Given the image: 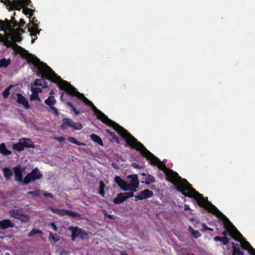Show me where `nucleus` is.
Segmentation results:
<instances>
[{
  "label": "nucleus",
  "mask_w": 255,
  "mask_h": 255,
  "mask_svg": "<svg viewBox=\"0 0 255 255\" xmlns=\"http://www.w3.org/2000/svg\"><path fill=\"white\" fill-rule=\"evenodd\" d=\"M125 140L131 148L139 151L141 155L149 160L150 164L157 165L158 167L164 172L166 179L173 183L177 190L182 195L194 198L199 206L215 215L222 223H232L221 211L208 201L207 197L204 198L203 195L193 188L192 185L186 179H182L177 173L167 168L164 164L131 134Z\"/></svg>",
  "instance_id": "1"
},
{
  "label": "nucleus",
  "mask_w": 255,
  "mask_h": 255,
  "mask_svg": "<svg viewBox=\"0 0 255 255\" xmlns=\"http://www.w3.org/2000/svg\"><path fill=\"white\" fill-rule=\"evenodd\" d=\"M39 74L41 79H36L33 82L34 86H40L42 88L47 87V84L44 81L46 79L53 83L57 84L59 88L61 90H64V84L63 82L66 81L62 80L60 76L57 75L51 69V68L47 65L45 63H42L39 67Z\"/></svg>",
  "instance_id": "2"
},
{
  "label": "nucleus",
  "mask_w": 255,
  "mask_h": 255,
  "mask_svg": "<svg viewBox=\"0 0 255 255\" xmlns=\"http://www.w3.org/2000/svg\"><path fill=\"white\" fill-rule=\"evenodd\" d=\"M90 107L95 114L96 115L98 119L101 120L103 123L107 126L113 128L124 139L126 140L130 134V133L124 128L108 118L105 114L102 112L100 110L98 109L93 104V105H91Z\"/></svg>",
  "instance_id": "3"
},
{
  "label": "nucleus",
  "mask_w": 255,
  "mask_h": 255,
  "mask_svg": "<svg viewBox=\"0 0 255 255\" xmlns=\"http://www.w3.org/2000/svg\"><path fill=\"white\" fill-rule=\"evenodd\" d=\"M225 230L222 234L223 237L215 236L214 240L216 242H221L223 245H226L230 242L228 236L233 238L237 241H240L243 238L242 235L234 226V224H223Z\"/></svg>",
  "instance_id": "4"
},
{
  "label": "nucleus",
  "mask_w": 255,
  "mask_h": 255,
  "mask_svg": "<svg viewBox=\"0 0 255 255\" xmlns=\"http://www.w3.org/2000/svg\"><path fill=\"white\" fill-rule=\"evenodd\" d=\"M64 84V91L68 95L71 96L77 97L78 99L82 100L83 102L88 106L93 105V103L85 97L83 94L79 92L76 89L73 87L70 83L68 82H63Z\"/></svg>",
  "instance_id": "5"
},
{
  "label": "nucleus",
  "mask_w": 255,
  "mask_h": 255,
  "mask_svg": "<svg viewBox=\"0 0 255 255\" xmlns=\"http://www.w3.org/2000/svg\"><path fill=\"white\" fill-rule=\"evenodd\" d=\"M34 148V142L29 138L22 137L18 142L12 146L13 150L18 152L23 151L25 148Z\"/></svg>",
  "instance_id": "6"
},
{
  "label": "nucleus",
  "mask_w": 255,
  "mask_h": 255,
  "mask_svg": "<svg viewBox=\"0 0 255 255\" xmlns=\"http://www.w3.org/2000/svg\"><path fill=\"white\" fill-rule=\"evenodd\" d=\"M69 229L72 232L71 237L73 241H74L77 237L82 240H87L89 238L90 235H92L91 232L88 233L77 227H71Z\"/></svg>",
  "instance_id": "7"
},
{
  "label": "nucleus",
  "mask_w": 255,
  "mask_h": 255,
  "mask_svg": "<svg viewBox=\"0 0 255 255\" xmlns=\"http://www.w3.org/2000/svg\"><path fill=\"white\" fill-rule=\"evenodd\" d=\"M42 175L37 168L33 169L30 173L27 174L23 179V184L27 185L31 181H34L42 178Z\"/></svg>",
  "instance_id": "8"
},
{
  "label": "nucleus",
  "mask_w": 255,
  "mask_h": 255,
  "mask_svg": "<svg viewBox=\"0 0 255 255\" xmlns=\"http://www.w3.org/2000/svg\"><path fill=\"white\" fill-rule=\"evenodd\" d=\"M49 209L50 210L54 213H55L60 216H67L68 217H71L72 218H76L77 217H80L81 214L74 212L73 211L67 210L65 209H57L54 208L52 207H50Z\"/></svg>",
  "instance_id": "9"
},
{
  "label": "nucleus",
  "mask_w": 255,
  "mask_h": 255,
  "mask_svg": "<svg viewBox=\"0 0 255 255\" xmlns=\"http://www.w3.org/2000/svg\"><path fill=\"white\" fill-rule=\"evenodd\" d=\"M67 126L76 129L80 130L83 127L80 123H75L73 120L69 118H64L62 119V124L61 125V128L65 129Z\"/></svg>",
  "instance_id": "10"
},
{
  "label": "nucleus",
  "mask_w": 255,
  "mask_h": 255,
  "mask_svg": "<svg viewBox=\"0 0 255 255\" xmlns=\"http://www.w3.org/2000/svg\"><path fill=\"white\" fill-rule=\"evenodd\" d=\"M9 214L12 217L20 220L21 222L27 223L29 220V216L23 214L21 210H11L10 211Z\"/></svg>",
  "instance_id": "11"
},
{
  "label": "nucleus",
  "mask_w": 255,
  "mask_h": 255,
  "mask_svg": "<svg viewBox=\"0 0 255 255\" xmlns=\"http://www.w3.org/2000/svg\"><path fill=\"white\" fill-rule=\"evenodd\" d=\"M6 3L13 7V9L20 10L24 5H29L30 0H4Z\"/></svg>",
  "instance_id": "12"
},
{
  "label": "nucleus",
  "mask_w": 255,
  "mask_h": 255,
  "mask_svg": "<svg viewBox=\"0 0 255 255\" xmlns=\"http://www.w3.org/2000/svg\"><path fill=\"white\" fill-rule=\"evenodd\" d=\"M11 23L13 24V27L18 26L19 27L24 26L25 22L23 19H20L18 24L15 20H12L11 22L8 20H6L5 21H0V27H5L7 28L11 29Z\"/></svg>",
  "instance_id": "13"
},
{
  "label": "nucleus",
  "mask_w": 255,
  "mask_h": 255,
  "mask_svg": "<svg viewBox=\"0 0 255 255\" xmlns=\"http://www.w3.org/2000/svg\"><path fill=\"white\" fill-rule=\"evenodd\" d=\"M154 195L153 191L149 189H144L141 191L139 194L134 196L135 201L142 200L151 197Z\"/></svg>",
  "instance_id": "14"
},
{
  "label": "nucleus",
  "mask_w": 255,
  "mask_h": 255,
  "mask_svg": "<svg viewBox=\"0 0 255 255\" xmlns=\"http://www.w3.org/2000/svg\"><path fill=\"white\" fill-rule=\"evenodd\" d=\"M23 169L20 166H15L13 168V171L14 173L15 180L23 184V179H22V172Z\"/></svg>",
  "instance_id": "15"
},
{
  "label": "nucleus",
  "mask_w": 255,
  "mask_h": 255,
  "mask_svg": "<svg viewBox=\"0 0 255 255\" xmlns=\"http://www.w3.org/2000/svg\"><path fill=\"white\" fill-rule=\"evenodd\" d=\"M37 21V19L36 17H33L31 21V24H33V27L32 28H30L28 27V31L30 32V34L31 36H36L37 34H38L39 33V31L38 30V24L37 23H35V22Z\"/></svg>",
  "instance_id": "16"
},
{
  "label": "nucleus",
  "mask_w": 255,
  "mask_h": 255,
  "mask_svg": "<svg viewBox=\"0 0 255 255\" xmlns=\"http://www.w3.org/2000/svg\"><path fill=\"white\" fill-rule=\"evenodd\" d=\"M115 181L124 191H128L127 187L128 186V183L124 180L120 176H116L115 178Z\"/></svg>",
  "instance_id": "17"
},
{
  "label": "nucleus",
  "mask_w": 255,
  "mask_h": 255,
  "mask_svg": "<svg viewBox=\"0 0 255 255\" xmlns=\"http://www.w3.org/2000/svg\"><path fill=\"white\" fill-rule=\"evenodd\" d=\"M17 97V102L18 104H22L24 108L26 110H28L30 108L29 104L27 101V100L26 99V98L22 96L21 94L18 93L16 94Z\"/></svg>",
  "instance_id": "18"
},
{
  "label": "nucleus",
  "mask_w": 255,
  "mask_h": 255,
  "mask_svg": "<svg viewBox=\"0 0 255 255\" xmlns=\"http://www.w3.org/2000/svg\"><path fill=\"white\" fill-rule=\"evenodd\" d=\"M128 178H130V182L128 186H132L133 187H138L139 181L136 174L130 175L128 176Z\"/></svg>",
  "instance_id": "19"
},
{
  "label": "nucleus",
  "mask_w": 255,
  "mask_h": 255,
  "mask_svg": "<svg viewBox=\"0 0 255 255\" xmlns=\"http://www.w3.org/2000/svg\"><path fill=\"white\" fill-rule=\"evenodd\" d=\"M141 175L144 176L142 178V183H144L147 185H149L150 183H154L155 180L153 176L151 175H146L145 173H142Z\"/></svg>",
  "instance_id": "20"
},
{
  "label": "nucleus",
  "mask_w": 255,
  "mask_h": 255,
  "mask_svg": "<svg viewBox=\"0 0 255 255\" xmlns=\"http://www.w3.org/2000/svg\"><path fill=\"white\" fill-rule=\"evenodd\" d=\"M0 153L4 156H7L10 155L12 152L11 150L6 148L4 143H1L0 144Z\"/></svg>",
  "instance_id": "21"
},
{
  "label": "nucleus",
  "mask_w": 255,
  "mask_h": 255,
  "mask_svg": "<svg viewBox=\"0 0 255 255\" xmlns=\"http://www.w3.org/2000/svg\"><path fill=\"white\" fill-rule=\"evenodd\" d=\"M125 200H126V199L124 193H121L118 194V196L114 199L113 202L116 204H119L123 203Z\"/></svg>",
  "instance_id": "22"
},
{
  "label": "nucleus",
  "mask_w": 255,
  "mask_h": 255,
  "mask_svg": "<svg viewBox=\"0 0 255 255\" xmlns=\"http://www.w3.org/2000/svg\"><path fill=\"white\" fill-rule=\"evenodd\" d=\"M90 138L94 142L98 143V144L100 145L101 146H103L104 145V143H103L102 138L98 135H97L95 133H92L90 135Z\"/></svg>",
  "instance_id": "23"
},
{
  "label": "nucleus",
  "mask_w": 255,
  "mask_h": 255,
  "mask_svg": "<svg viewBox=\"0 0 255 255\" xmlns=\"http://www.w3.org/2000/svg\"><path fill=\"white\" fill-rule=\"evenodd\" d=\"M56 100L55 99L54 96H49V97L46 99L44 101V103L50 107V108H51V107H53L54 105L56 103Z\"/></svg>",
  "instance_id": "24"
},
{
  "label": "nucleus",
  "mask_w": 255,
  "mask_h": 255,
  "mask_svg": "<svg viewBox=\"0 0 255 255\" xmlns=\"http://www.w3.org/2000/svg\"><path fill=\"white\" fill-rule=\"evenodd\" d=\"M2 171L3 173V176L6 178V179L8 180L10 179V177L12 175V173L11 170L5 167L2 169Z\"/></svg>",
  "instance_id": "25"
},
{
  "label": "nucleus",
  "mask_w": 255,
  "mask_h": 255,
  "mask_svg": "<svg viewBox=\"0 0 255 255\" xmlns=\"http://www.w3.org/2000/svg\"><path fill=\"white\" fill-rule=\"evenodd\" d=\"M188 230L190 232L191 235L196 239L201 236V234L199 232V231L194 230L191 226H189Z\"/></svg>",
  "instance_id": "26"
},
{
  "label": "nucleus",
  "mask_w": 255,
  "mask_h": 255,
  "mask_svg": "<svg viewBox=\"0 0 255 255\" xmlns=\"http://www.w3.org/2000/svg\"><path fill=\"white\" fill-rule=\"evenodd\" d=\"M239 242H240L242 248L245 250H248L251 247L250 244L248 241L244 240L243 237Z\"/></svg>",
  "instance_id": "27"
},
{
  "label": "nucleus",
  "mask_w": 255,
  "mask_h": 255,
  "mask_svg": "<svg viewBox=\"0 0 255 255\" xmlns=\"http://www.w3.org/2000/svg\"><path fill=\"white\" fill-rule=\"evenodd\" d=\"M10 63L9 60H7L5 58L0 60V68H5L8 66Z\"/></svg>",
  "instance_id": "28"
},
{
  "label": "nucleus",
  "mask_w": 255,
  "mask_h": 255,
  "mask_svg": "<svg viewBox=\"0 0 255 255\" xmlns=\"http://www.w3.org/2000/svg\"><path fill=\"white\" fill-rule=\"evenodd\" d=\"M12 86H13L12 85H10L9 87H6L4 89V90L3 91V92L2 93V96L4 99H6L8 98V97L10 94L9 90H10V88L11 87H12Z\"/></svg>",
  "instance_id": "29"
},
{
  "label": "nucleus",
  "mask_w": 255,
  "mask_h": 255,
  "mask_svg": "<svg viewBox=\"0 0 255 255\" xmlns=\"http://www.w3.org/2000/svg\"><path fill=\"white\" fill-rule=\"evenodd\" d=\"M48 238L49 241L53 240L55 243L58 242L60 239L59 236L56 234H54L51 232H50Z\"/></svg>",
  "instance_id": "30"
},
{
  "label": "nucleus",
  "mask_w": 255,
  "mask_h": 255,
  "mask_svg": "<svg viewBox=\"0 0 255 255\" xmlns=\"http://www.w3.org/2000/svg\"><path fill=\"white\" fill-rule=\"evenodd\" d=\"M67 105L71 108L72 111L74 112L75 115L77 116L80 114V111L77 110L72 103L68 102L67 103Z\"/></svg>",
  "instance_id": "31"
},
{
  "label": "nucleus",
  "mask_w": 255,
  "mask_h": 255,
  "mask_svg": "<svg viewBox=\"0 0 255 255\" xmlns=\"http://www.w3.org/2000/svg\"><path fill=\"white\" fill-rule=\"evenodd\" d=\"M37 234H42V232L39 229H33L28 233V236L29 237H32Z\"/></svg>",
  "instance_id": "32"
},
{
  "label": "nucleus",
  "mask_w": 255,
  "mask_h": 255,
  "mask_svg": "<svg viewBox=\"0 0 255 255\" xmlns=\"http://www.w3.org/2000/svg\"><path fill=\"white\" fill-rule=\"evenodd\" d=\"M232 249H233V251H232V255H238L239 254L241 253V250L240 247L236 248L235 246H234V247H232Z\"/></svg>",
  "instance_id": "33"
},
{
  "label": "nucleus",
  "mask_w": 255,
  "mask_h": 255,
  "mask_svg": "<svg viewBox=\"0 0 255 255\" xmlns=\"http://www.w3.org/2000/svg\"><path fill=\"white\" fill-rule=\"evenodd\" d=\"M23 11L26 15L29 14V16H32L33 12L32 9L29 8L27 7L23 8Z\"/></svg>",
  "instance_id": "34"
},
{
  "label": "nucleus",
  "mask_w": 255,
  "mask_h": 255,
  "mask_svg": "<svg viewBox=\"0 0 255 255\" xmlns=\"http://www.w3.org/2000/svg\"><path fill=\"white\" fill-rule=\"evenodd\" d=\"M24 31L23 29H22L21 27H18L16 28L15 29H14L13 32V34L18 35H21V34L23 33H24Z\"/></svg>",
  "instance_id": "35"
},
{
  "label": "nucleus",
  "mask_w": 255,
  "mask_h": 255,
  "mask_svg": "<svg viewBox=\"0 0 255 255\" xmlns=\"http://www.w3.org/2000/svg\"><path fill=\"white\" fill-rule=\"evenodd\" d=\"M27 194L31 195L33 197H38L40 196L39 192L37 190L28 191L27 192Z\"/></svg>",
  "instance_id": "36"
},
{
  "label": "nucleus",
  "mask_w": 255,
  "mask_h": 255,
  "mask_svg": "<svg viewBox=\"0 0 255 255\" xmlns=\"http://www.w3.org/2000/svg\"><path fill=\"white\" fill-rule=\"evenodd\" d=\"M31 91L32 93H34L35 94H38L39 93L42 92V89L39 87H33V86L31 87Z\"/></svg>",
  "instance_id": "37"
},
{
  "label": "nucleus",
  "mask_w": 255,
  "mask_h": 255,
  "mask_svg": "<svg viewBox=\"0 0 255 255\" xmlns=\"http://www.w3.org/2000/svg\"><path fill=\"white\" fill-rule=\"evenodd\" d=\"M12 40L15 42H19L22 40V37L20 35L13 34L12 35Z\"/></svg>",
  "instance_id": "38"
},
{
  "label": "nucleus",
  "mask_w": 255,
  "mask_h": 255,
  "mask_svg": "<svg viewBox=\"0 0 255 255\" xmlns=\"http://www.w3.org/2000/svg\"><path fill=\"white\" fill-rule=\"evenodd\" d=\"M15 224H0V228L4 230L9 228H12Z\"/></svg>",
  "instance_id": "39"
},
{
  "label": "nucleus",
  "mask_w": 255,
  "mask_h": 255,
  "mask_svg": "<svg viewBox=\"0 0 255 255\" xmlns=\"http://www.w3.org/2000/svg\"><path fill=\"white\" fill-rule=\"evenodd\" d=\"M27 58L29 59V60L33 63L35 62V61H39V60L36 57H34L32 54H28L27 56Z\"/></svg>",
  "instance_id": "40"
},
{
  "label": "nucleus",
  "mask_w": 255,
  "mask_h": 255,
  "mask_svg": "<svg viewBox=\"0 0 255 255\" xmlns=\"http://www.w3.org/2000/svg\"><path fill=\"white\" fill-rule=\"evenodd\" d=\"M110 135L113 138L116 142L117 143H120L119 137L116 135L114 132H110Z\"/></svg>",
  "instance_id": "41"
},
{
  "label": "nucleus",
  "mask_w": 255,
  "mask_h": 255,
  "mask_svg": "<svg viewBox=\"0 0 255 255\" xmlns=\"http://www.w3.org/2000/svg\"><path fill=\"white\" fill-rule=\"evenodd\" d=\"M30 99L31 100H38L40 101V99L38 97V94H35L34 93H32V94L31 95L30 97Z\"/></svg>",
  "instance_id": "42"
},
{
  "label": "nucleus",
  "mask_w": 255,
  "mask_h": 255,
  "mask_svg": "<svg viewBox=\"0 0 255 255\" xmlns=\"http://www.w3.org/2000/svg\"><path fill=\"white\" fill-rule=\"evenodd\" d=\"M126 200L134 196V193L132 192L124 193Z\"/></svg>",
  "instance_id": "43"
},
{
  "label": "nucleus",
  "mask_w": 255,
  "mask_h": 255,
  "mask_svg": "<svg viewBox=\"0 0 255 255\" xmlns=\"http://www.w3.org/2000/svg\"><path fill=\"white\" fill-rule=\"evenodd\" d=\"M248 251L251 255H255V249L252 246L248 250Z\"/></svg>",
  "instance_id": "44"
},
{
  "label": "nucleus",
  "mask_w": 255,
  "mask_h": 255,
  "mask_svg": "<svg viewBox=\"0 0 255 255\" xmlns=\"http://www.w3.org/2000/svg\"><path fill=\"white\" fill-rule=\"evenodd\" d=\"M50 109L53 111V114L54 115L57 116L59 115V113L58 112V110L54 106L51 107Z\"/></svg>",
  "instance_id": "45"
},
{
  "label": "nucleus",
  "mask_w": 255,
  "mask_h": 255,
  "mask_svg": "<svg viewBox=\"0 0 255 255\" xmlns=\"http://www.w3.org/2000/svg\"><path fill=\"white\" fill-rule=\"evenodd\" d=\"M137 188V187H133L132 186H128L127 187L128 190H129L130 192H132L133 193L134 192L136 191V188Z\"/></svg>",
  "instance_id": "46"
},
{
  "label": "nucleus",
  "mask_w": 255,
  "mask_h": 255,
  "mask_svg": "<svg viewBox=\"0 0 255 255\" xmlns=\"http://www.w3.org/2000/svg\"><path fill=\"white\" fill-rule=\"evenodd\" d=\"M68 140L70 142L72 143H74V144H75L76 141H77V140L74 137H69L68 138Z\"/></svg>",
  "instance_id": "47"
},
{
  "label": "nucleus",
  "mask_w": 255,
  "mask_h": 255,
  "mask_svg": "<svg viewBox=\"0 0 255 255\" xmlns=\"http://www.w3.org/2000/svg\"><path fill=\"white\" fill-rule=\"evenodd\" d=\"M131 166L137 169H140L141 168V166L139 164L134 162L131 163Z\"/></svg>",
  "instance_id": "48"
},
{
  "label": "nucleus",
  "mask_w": 255,
  "mask_h": 255,
  "mask_svg": "<svg viewBox=\"0 0 255 255\" xmlns=\"http://www.w3.org/2000/svg\"><path fill=\"white\" fill-rule=\"evenodd\" d=\"M99 193L102 196L104 197L105 196V191L103 189H100L99 191Z\"/></svg>",
  "instance_id": "49"
},
{
  "label": "nucleus",
  "mask_w": 255,
  "mask_h": 255,
  "mask_svg": "<svg viewBox=\"0 0 255 255\" xmlns=\"http://www.w3.org/2000/svg\"><path fill=\"white\" fill-rule=\"evenodd\" d=\"M0 223H11L9 219H4L1 221H0Z\"/></svg>",
  "instance_id": "50"
},
{
  "label": "nucleus",
  "mask_w": 255,
  "mask_h": 255,
  "mask_svg": "<svg viewBox=\"0 0 255 255\" xmlns=\"http://www.w3.org/2000/svg\"><path fill=\"white\" fill-rule=\"evenodd\" d=\"M75 144H76L77 145H80V146H85L86 145V144L85 143L81 142L78 140H77Z\"/></svg>",
  "instance_id": "51"
},
{
  "label": "nucleus",
  "mask_w": 255,
  "mask_h": 255,
  "mask_svg": "<svg viewBox=\"0 0 255 255\" xmlns=\"http://www.w3.org/2000/svg\"><path fill=\"white\" fill-rule=\"evenodd\" d=\"M44 196H45V197H50L51 198H53V195L52 194L50 193H48V192H45L44 193Z\"/></svg>",
  "instance_id": "52"
},
{
  "label": "nucleus",
  "mask_w": 255,
  "mask_h": 255,
  "mask_svg": "<svg viewBox=\"0 0 255 255\" xmlns=\"http://www.w3.org/2000/svg\"><path fill=\"white\" fill-rule=\"evenodd\" d=\"M60 254V255H69V253L66 250L62 251Z\"/></svg>",
  "instance_id": "53"
},
{
  "label": "nucleus",
  "mask_w": 255,
  "mask_h": 255,
  "mask_svg": "<svg viewBox=\"0 0 255 255\" xmlns=\"http://www.w3.org/2000/svg\"><path fill=\"white\" fill-rule=\"evenodd\" d=\"M105 186V185L104 183V182L103 181H101L100 182V189H104Z\"/></svg>",
  "instance_id": "54"
},
{
  "label": "nucleus",
  "mask_w": 255,
  "mask_h": 255,
  "mask_svg": "<svg viewBox=\"0 0 255 255\" xmlns=\"http://www.w3.org/2000/svg\"><path fill=\"white\" fill-rule=\"evenodd\" d=\"M203 228L206 230H209V231H213V230L210 228H208L206 227V224H202Z\"/></svg>",
  "instance_id": "55"
},
{
  "label": "nucleus",
  "mask_w": 255,
  "mask_h": 255,
  "mask_svg": "<svg viewBox=\"0 0 255 255\" xmlns=\"http://www.w3.org/2000/svg\"><path fill=\"white\" fill-rule=\"evenodd\" d=\"M56 139L58 141L60 142H62L65 140V138L63 136H59L57 137Z\"/></svg>",
  "instance_id": "56"
},
{
  "label": "nucleus",
  "mask_w": 255,
  "mask_h": 255,
  "mask_svg": "<svg viewBox=\"0 0 255 255\" xmlns=\"http://www.w3.org/2000/svg\"><path fill=\"white\" fill-rule=\"evenodd\" d=\"M232 247L235 246L236 248L240 247V245L238 243H232Z\"/></svg>",
  "instance_id": "57"
},
{
  "label": "nucleus",
  "mask_w": 255,
  "mask_h": 255,
  "mask_svg": "<svg viewBox=\"0 0 255 255\" xmlns=\"http://www.w3.org/2000/svg\"><path fill=\"white\" fill-rule=\"evenodd\" d=\"M49 225L52 226L53 230H56L57 227H56V224H49Z\"/></svg>",
  "instance_id": "58"
},
{
  "label": "nucleus",
  "mask_w": 255,
  "mask_h": 255,
  "mask_svg": "<svg viewBox=\"0 0 255 255\" xmlns=\"http://www.w3.org/2000/svg\"><path fill=\"white\" fill-rule=\"evenodd\" d=\"M121 255H128V254L126 252H122Z\"/></svg>",
  "instance_id": "59"
},
{
  "label": "nucleus",
  "mask_w": 255,
  "mask_h": 255,
  "mask_svg": "<svg viewBox=\"0 0 255 255\" xmlns=\"http://www.w3.org/2000/svg\"><path fill=\"white\" fill-rule=\"evenodd\" d=\"M54 93V90H51L50 91V93H49L50 96H52V95H53Z\"/></svg>",
  "instance_id": "60"
},
{
  "label": "nucleus",
  "mask_w": 255,
  "mask_h": 255,
  "mask_svg": "<svg viewBox=\"0 0 255 255\" xmlns=\"http://www.w3.org/2000/svg\"><path fill=\"white\" fill-rule=\"evenodd\" d=\"M106 132L108 133H109V134H110V132H113L112 131H111L110 129H107L106 130Z\"/></svg>",
  "instance_id": "61"
},
{
  "label": "nucleus",
  "mask_w": 255,
  "mask_h": 255,
  "mask_svg": "<svg viewBox=\"0 0 255 255\" xmlns=\"http://www.w3.org/2000/svg\"><path fill=\"white\" fill-rule=\"evenodd\" d=\"M189 209V206L188 205H185V210H187Z\"/></svg>",
  "instance_id": "62"
},
{
  "label": "nucleus",
  "mask_w": 255,
  "mask_h": 255,
  "mask_svg": "<svg viewBox=\"0 0 255 255\" xmlns=\"http://www.w3.org/2000/svg\"><path fill=\"white\" fill-rule=\"evenodd\" d=\"M238 255H244V253L243 252H241L240 254H239Z\"/></svg>",
  "instance_id": "63"
},
{
  "label": "nucleus",
  "mask_w": 255,
  "mask_h": 255,
  "mask_svg": "<svg viewBox=\"0 0 255 255\" xmlns=\"http://www.w3.org/2000/svg\"><path fill=\"white\" fill-rule=\"evenodd\" d=\"M109 218L113 219L112 216L111 215L109 216Z\"/></svg>",
  "instance_id": "64"
}]
</instances>
